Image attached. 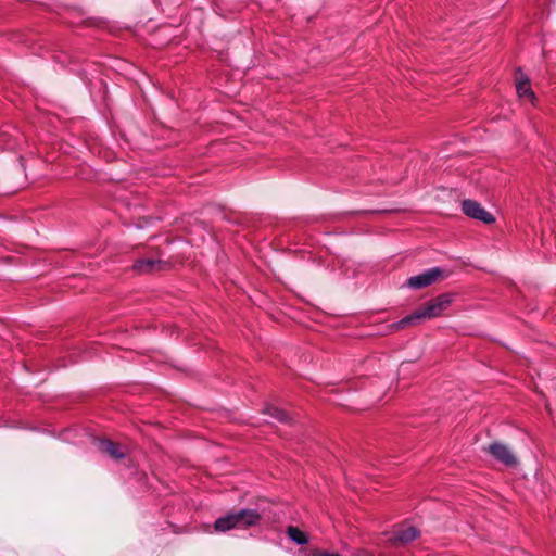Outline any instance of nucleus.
<instances>
[{
    "mask_svg": "<svg viewBox=\"0 0 556 556\" xmlns=\"http://www.w3.org/2000/svg\"><path fill=\"white\" fill-rule=\"evenodd\" d=\"M288 535L298 544H305L308 541L306 534L296 527H289Z\"/></svg>",
    "mask_w": 556,
    "mask_h": 556,
    "instance_id": "nucleus-10",
    "label": "nucleus"
},
{
    "mask_svg": "<svg viewBox=\"0 0 556 556\" xmlns=\"http://www.w3.org/2000/svg\"><path fill=\"white\" fill-rule=\"evenodd\" d=\"M484 451L497 462H501L506 466L513 467L518 464L517 457L514 455L511 450L501 442L490 444L484 448Z\"/></svg>",
    "mask_w": 556,
    "mask_h": 556,
    "instance_id": "nucleus-4",
    "label": "nucleus"
},
{
    "mask_svg": "<svg viewBox=\"0 0 556 556\" xmlns=\"http://www.w3.org/2000/svg\"><path fill=\"white\" fill-rule=\"evenodd\" d=\"M445 278V274L441 268H431L420 275L410 277L406 285L413 289H421L433 285Z\"/></svg>",
    "mask_w": 556,
    "mask_h": 556,
    "instance_id": "nucleus-3",
    "label": "nucleus"
},
{
    "mask_svg": "<svg viewBox=\"0 0 556 556\" xmlns=\"http://www.w3.org/2000/svg\"><path fill=\"white\" fill-rule=\"evenodd\" d=\"M516 90L520 99L534 103L535 94L531 89L530 80L521 72L516 75Z\"/></svg>",
    "mask_w": 556,
    "mask_h": 556,
    "instance_id": "nucleus-7",
    "label": "nucleus"
},
{
    "mask_svg": "<svg viewBox=\"0 0 556 556\" xmlns=\"http://www.w3.org/2000/svg\"><path fill=\"white\" fill-rule=\"evenodd\" d=\"M262 519L258 511L254 509H241L216 519L214 528L218 532H226L232 529H248L257 526Z\"/></svg>",
    "mask_w": 556,
    "mask_h": 556,
    "instance_id": "nucleus-2",
    "label": "nucleus"
},
{
    "mask_svg": "<svg viewBox=\"0 0 556 556\" xmlns=\"http://www.w3.org/2000/svg\"><path fill=\"white\" fill-rule=\"evenodd\" d=\"M134 268L140 274H148L162 269V265L152 258H142L135 263Z\"/></svg>",
    "mask_w": 556,
    "mask_h": 556,
    "instance_id": "nucleus-8",
    "label": "nucleus"
},
{
    "mask_svg": "<svg viewBox=\"0 0 556 556\" xmlns=\"http://www.w3.org/2000/svg\"><path fill=\"white\" fill-rule=\"evenodd\" d=\"M451 303L452 296L450 294H441L427 302L422 307L416 309L410 315L404 317L395 324H392L391 328L393 330H400L417 325L424 319L435 318L442 315V313L451 305Z\"/></svg>",
    "mask_w": 556,
    "mask_h": 556,
    "instance_id": "nucleus-1",
    "label": "nucleus"
},
{
    "mask_svg": "<svg viewBox=\"0 0 556 556\" xmlns=\"http://www.w3.org/2000/svg\"><path fill=\"white\" fill-rule=\"evenodd\" d=\"M462 208L464 214H466L468 217L479 219L485 224H492L495 222L494 216L473 200H464L462 203Z\"/></svg>",
    "mask_w": 556,
    "mask_h": 556,
    "instance_id": "nucleus-5",
    "label": "nucleus"
},
{
    "mask_svg": "<svg viewBox=\"0 0 556 556\" xmlns=\"http://www.w3.org/2000/svg\"><path fill=\"white\" fill-rule=\"evenodd\" d=\"M419 536V531L414 527H407L395 533L394 541L399 543H409Z\"/></svg>",
    "mask_w": 556,
    "mask_h": 556,
    "instance_id": "nucleus-9",
    "label": "nucleus"
},
{
    "mask_svg": "<svg viewBox=\"0 0 556 556\" xmlns=\"http://www.w3.org/2000/svg\"><path fill=\"white\" fill-rule=\"evenodd\" d=\"M265 413L280 421H286L288 419L287 414L283 410H281L280 408L275 407V406H267L265 408Z\"/></svg>",
    "mask_w": 556,
    "mask_h": 556,
    "instance_id": "nucleus-11",
    "label": "nucleus"
},
{
    "mask_svg": "<svg viewBox=\"0 0 556 556\" xmlns=\"http://www.w3.org/2000/svg\"><path fill=\"white\" fill-rule=\"evenodd\" d=\"M317 556H340V555L337 553L319 552V553H317Z\"/></svg>",
    "mask_w": 556,
    "mask_h": 556,
    "instance_id": "nucleus-12",
    "label": "nucleus"
},
{
    "mask_svg": "<svg viewBox=\"0 0 556 556\" xmlns=\"http://www.w3.org/2000/svg\"><path fill=\"white\" fill-rule=\"evenodd\" d=\"M96 446L99 452L110 456L113 459L124 458L129 452L126 445L115 443L108 439H98L96 441Z\"/></svg>",
    "mask_w": 556,
    "mask_h": 556,
    "instance_id": "nucleus-6",
    "label": "nucleus"
}]
</instances>
